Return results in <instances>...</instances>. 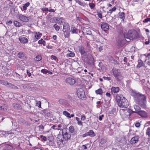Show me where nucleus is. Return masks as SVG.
Segmentation results:
<instances>
[{
  "label": "nucleus",
  "mask_w": 150,
  "mask_h": 150,
  "mask_svg": "<svg viewBox=\"0 0 150 150\" xmlns=\"http://www.w3.org/2000/svg\"><path fill=\"white\" fill-rule=\"evenodd\" d=\"M116 98L119 107L121 108H126L128 106L129 103L128 101L122 95H117Z\"/></svg>",
  "instance_id": "nucleus-1"
},
{
  "label": "nucleus",
  "mask_w": 150,
  "mask_h": 150,
  "mask_svg": "<svg viewBox=\"0 0 150 150\" xmlns=\"http://www.w3.org/2000/svg\"><path fill=\"white\" fill-rule=\"evenodd\" d=\"M146 97L145 95L138 93L134 100L139 105L143 108L145 109L146 108Z\"/></svg>",
  "instance_id": "nucleus-2"
},
{
  "label": "nucleus",
  "mask_w": 150,
  "mask_h": 150,
  "mask_svg": "<svg viewBox=\"0 0 150 150\" xmlns=\"http://www.w3.org/2000/svg\"><path fill=\"white\" fill-rule=\"evenodd\" d=\"M124 38L127 41L129 42L131 40L137 39L139 38L138 33L135 30H129L126 35H124Z\"/></svg>",
  "instance_id": "nucleus-3"
},
{
  "label": "nucleus",
  "mask_w": 150,
  "mask_h": 150,
  "mask_svg": "<svg viewBox=\"0 0 150 150\" xmlns=\"http://www.w3.org/2000/svg\"><path fill=\"white\" fill-rule=\"evenodd\" d=\"M119 112L121 117L124 120L129 118L130 115L133 113V111L129 108L120 109Z\"/></svg>",
  "instance_id": "nucleus-4"
},
{
  "label": "nucleus",
  "mask_w": 150,
  "mask_h": 150,
  "mask_svg": "<svg viewBox=\"0 0 150 150\" xmlns=\"http://www.w3.org/2000/svg\"><path fill=\"white\" fill-rule=\"evenodd\" d=\"M113 74L117 81H120L122 79L121 74L119 69H114L113 70Z\"/></svg>",
  "instance_id": "nucleus-5"
},
{
  "label": "nucleus",
  "mask_w": 150,
  "mask_h": 150,
  "mask_svg": "<svg viewBox=\"0 0 150 150\" xmlns=\"http://www.w3.org/2000/svg\"><path fill=\"white\" fill-rule=\"evenodd\" d=\"M78 97L81 99H85L86 96L84 91L82 88L79 89L77 91Z\"/></svg>",
  "instance_id": "nucleus-6"
},
{
  "label": "nucleus",
  "mask_w": 150,
  "mask_h": 150,
  "mask_svg": "<svg viewBox=\"0 0 150 150\" xmlns=\"http://www.w3.org/2000/svg\"><path fill=\"white\" fill-rule=\"evenodd\" d=\"M76 82L75 80L74 79L71 77L67 78L65 80L66 83L70 85H73Z\"/></svg>",
  "instance_id": "nucleus-7"
},
{
  "label": "nucleus",
  "mask_w": 150,
  "mask_h": 150,
  "mask_svg": "<svg viewBox=\"0 0 150 150\" xmlns=\"http://www.w3.org/2000/svg\"><path fill=\"white\" fill-rule=\"evenodd\" d=\"M64 129H62V136L64 139L65 140H68L70 139L71 137V134L69 133L64 132Z\"/></svg>",
  "instance_id": "nucleus-8"
},
{
  "label": "nucleus",
  "mask_w": 150,
  "mask_h": 150,
  "mask_svg": "<svg viewBox=\"0 0 150 150\" xmlns=\"http://www.w3.org/2000/svg\"><path fill=\"white\" fill-rule=\"evenodd\" d=\"M139 137L138 136H136L133 137L130 140V144H133L138 142L139 141Z\"/></svg>",
  "instance_id": "nucleus-9"
},
{
  "label": "nucleus",
  "mask_w": 150,
  "mask_h": 150,
  "mask_svg": "<svg viewBox=\"0 0 150 150\" xmlns=\"http://www.w3.org/2000/svg\"><path fill=\"white\" fill-rule=\"evenodd\" d=\"M18 18L20 20L23 22H28L29 21L28 17L22 14L19 15Z\"/></svg>",
  "instance_id": "nucleus-10"
},
{
  "label": "nucleus",
  "mask_w": 150,
  "mask_h": 150,
  "mask_svg": "<svg viewBox=\"0 0 150 150\" xmlns=\"http://www.w3.org/2000/svg\"><path fill=\"white\" fill-rule=\"evenodd\" d=\"M19 40L20 42L23 44L26 43H28V41L27 38L24 37L23 36L20 37Z\"/></svg>",
  "instance_id": "nucleus-11"
},
{
  "label": "nucleus",
  "mask_w": 150,
  "mask_h": 150,
  "mask_svg": "<svg viewBox=\"0 0 150 150\" xmlns=\"http://www.w3.org/2000/svg\"><path fill=\"white\" fill-rule=\"evenodd\" d=\"M101 28L104 31H106L109 29V26L108 24L103 23L101 26Z\"/></svg>",
  "instance_id": "nucleus-12"
},
{
  "label": "nucleus",
  "mask_w": 150,
  "mask_h": 150,
  "mask_svg": "<svg viewBox=\"0 0 150 150\" xmlns=\"http://www.w3.org/2000/svg\"><path fill=\"white\" fill-rule=\"evenodd\" d=\"M70 32L72 34H77L78 33L77 28L74 25H72L71 26Z\"/></svg>",
  "instance_id": "nucleus-13"
},
{
  "label": "nucleus",
  "mask_w": 150,
  "mask_h": 150,
  "mask_svg": "<svg viewBox=\"0 0 150 150\" xmlns=\"http://www.w3.org/2000/svg\"><path fill=\"white\" fill-rule=\"evenodd\" d=\"M33 33L35 34V38L36 39V41L39 39L42 35V34L39 32H34Z\"/></svg>",
  "instance_id": "nucleus-14"
},
{
  "label": "nucleus",
  "mask_w": 150,
  "mask_h": 150,
  "mask_svg": "<svg viewBox=\"0 0 150 150\" xmlns=\"http://www.w3.org/2000/svg\"><path fill=\"white\" fill-rule=\"evenodd\" d=\"M57 144L59 147H62L64 146V142L62 139L58 138L57 139Z\"/></svg>",
  "instance_id": "nucleus-15"
},
{
  "label": "nucleus",
  "mask_w": 150,
  "mask_h": 150,
  "mask_svg": "<svg viewBox=\"0 0 150 150\" xmlns=\"http://www.w3.org/2000/svg\"><path fill=\"white\" fill-rule=\"evenodd\" d=\"M63 31L64 30H69L70 29V26L68 23L64 22L63 25Z\"/></svg>",
  "instance_id": "nucleus-16"
},
{
  "label": "nucleus",
  "mask_w": 150,
  "mask_h": 150,
  "mask_svg": "<svg viewBox=\"0 0 150 150\" xmlns=\"http://www.w3.org/2000/svg\"><path fill=\"white\" fill-rule=\"evenodd\" d=\"M30 3L29 2H27L25 4H23L22 5V8H21L22 11H24L25 12L27 9V8L30 6Z\"/></svg>",
  "instance_id": "nucleus-17"
},
{
  "label": "nucleus",
  "mask_w": 150,
  "mask_h": 150,
  "mask_svg": "<svg viewBox=\"0 0 150 150\" xmlns=\"http://www.w3.org/2000/svg\"><path fill=\"white\" fill-rule=\"evenodd\" d=\"M58 102L60 104L63 105H67L68 104L67 101L66 100L63 99H60L59 100Z\"/></svg>",
  "instance_id": "nucleus-18"
},
{
  "label": "nucleus",
  "mask_w": 150,
  "mask_h": 150,
  "mask_svg": "<svg viewBox=\"0 0 150 150\" xmlns=\"http://www.w3.org/2000/svg\"><path fill=\"white\" fill-rule=\"evenodd\" d=\"M137 114L141 117H146L147 116V115L146 112L143 110H140L138 112Z\"/></svg>",
  "instance_id": "nucleus-19"
},
{
  "label": "nucleus",
  "mask_w": 150,
  "mask_h": 150,
  "mask_svg": "<svg viewBox=\"0 0 150 150\" xmlns=\"http://www.w3.org/2000/svg\"><path fill=\"white\" fill-rule=\"evenodd\" d=\"M119 91V88L118 87H112L111 89V92L112 93H117Z\"/></svg>",
  "instance_id": "nucleus-20"
},
{
  "label": "nucleus",
  "mask_w": 150,
  "mask_h": 150,
  "mask_svg": "<svg viewBox=\"0 0 150 150\" xmlns=\"http://www.w3.org/2000/svg\"><path fill=\"white\" fill-rule=\"evenodd\" d=\"M13 106L16 110H20L21 109V106L18 104L13 103Z\"/></svg>",
  "instance_id": "nucleus-21"
},
{
  "label": "nucleus",
  "mask_w": 150,
  "mask_h": 150,
  "mask_svg": "<svg viewBox=\"0 0 150 150\" xmlns=\"http://www.w3.org/2000/svg\"><path fill=\"white\" fill-rule=\"evenodd\" d=\"M7 86L12 89L15 90L18 89V88L16 86L9 83H8Z\"/></svg>",
  "instance_id": "nucleus-22"
},
{
  "label": "nucleus",
  "mask_w": 150,
  "mask_h": 150,
  "mask_svg": "<svg viewBox=\"0 0 150 150\" xmlns=\"http://www.w3.org/2000/svg\"><path fill=\"white\" fill-rule=\"evenodd\" d=\"M18 57L21 59H24L25 58V54L23 52H19L18 55Z\"/></svg>",
  "instance_id": "nucleus-23"
},
{
  "label": "nucleus",
  "mask_w": 150,
  "mask_h": 150,
  "mask_svg": "<svg viewBox=\"0 0 150 150\" xmlns=\"http://www.w3.org/2000/svg\"><path fill=\"white\" fill-rule=\"evenodd\" d=\"M134 108L135 110L134 111H133V112L138 113V112H139L141 109L140 107L138 105H134Z\"/></svg>",
  "instance_id": "nucleus-24"
},
{
  "label": "nucleus",
  "mask_w": 150,
  "mask_h": 150,
  "mask_svg": "<svg viewBox=\"0 0 150 150\" xmlns=\"http://www.w3.org/2000/svg\"><path fill=\"white\" fill-rule=\"evenodd\" d=\"M88 136L91 137H94L96 135L95 133L92 130H91L89 132H87Z\"/></svg>",
  "instance_id": "nucleus-25"
},
{
  "label": "nucleus",
  "mask_w": 150,
  "mask_h": 150,
  "mask_svg": "<svg viewBox=\"0 0 150 150\" xmlns=\"http://www.w3.org/2000/svg\"><path fill=\"white\" fill-rule=\"evenodd\" d=\"M47 143L48 145H49L52 147L55 148L56 147V146L55 144V143L53 141H49Z\"/></svg>",
  "instance_id": "nucleus-26"
},
{
  "label": "nucleus",
  "mask_w": 150,
  "mask_h": 150,
  "mask_svg": "<svg viewBox=\"0 0 150 150\" xmlns=\"http://www.w3.org/2000/svg\"><path fill=\"white\" fill-rule=\"evenodd\" d=\"M125 14L124 12H121L119 13V17L124 21L125 18Z\"/></svg>",
  "instance_id": "nucleus-27"
},
{
  "label": "nucleus",
  "mask_w": 150,
  "mask_h": 150,
  "mask_svg": "<svg viewBox=\"0 0 150 150\" xmlns=\"http://www.w3.org/2000/svg\"><path fill=\"white\" fill-rule=\"evenodd\" d=\"M138 64L137 66V68H140L142 67L143 64V62L141 59H139L138 60Z\"/></svg>",
  "instance_id": "nucleus-28"
},
{
  "label": "nucleus",
  "mask_w": 150,
  "mask_h": 150,
  "mask_svg": "<svg viewBox=\"0 0 150 150\" xmlns=\"http://www.w3.org/2000/svg\"><path fill=\"white\" fill-rule=\"evenodd\" d=\"M130 93L131 95L134 97V99L136 98V96H137L138 93H136L135 91H134L132 90H130Z\"/></svg>",
  "instance_id": "nucleus-29"
},
{
  "label": "nucleus",
  "mask_w": 150,
  "mask_h": 150,
  "mask_svg": "<svg viewBox=\"0 0 150 150\" xmlns=\"http://www.w3.org/2000/svg\"><path fill=\"white\" fill-rule=\"evenodd\" d=\"M75 1L76 3L81 6L84 7L86 5V4L85 3L82 2L79 0H75Z\"/></svg>",
  "instance_id": "nucleus-30"
},
{
  "label": "nucleus",
  "mask_w": 150,
  "mask_h": 150,
  "mask_svg": "<svg viewBox=\"0 0 150 150\" xmlns=\"http://www.w3.org/2000/svg\"><path fill=\"white\" fill-rule=\"evenodd\" d=\"M42 58L41 55H38L36 56L34 58V60L37 62H39L42 59Z\"/></svg>",
  "instance_id": "nucleus-31"
},
{
  "label": "nucleus",
  "mask_w": 150,
  "mask_h": 150,
  "mask_svg": "<svg viewBox=\"0 0 150 150\" xmlns=\"http://www.w3.org/2000/svg\"><path fill=\"white\" fill-rule=\"evenodd\" d=\"M7 108L8 106L6 104L0 106V110H7Z\"/></svg>",
  "instance_id": "nucleus-32"
},
{
  "label": "nucleus",
  "mask_w": 150,
  "mask_h": 150,
  "mask_svg": "<svg viewBox=\"0 0 150 150\" xmlns=\"http://www.w3.org/2000/svg\"><path fill=\"white\" fill-rule=\"evenodd\" d=\"M117 41L120 46H122L124 43H123V40L119 38L117 40Z\"/></svg>",
  "instance_id": "nucleus-33"
},
{
  "label": "nucleus",
  "mask_w": 150,
  "mask_h": 150,
  "mask_svg": "<svg viewBox=\"0 0 150 150\" xmlns=\"http://www.w3.org/2000/svg\"><path fill=\"white\" fill-rule=\"evenodd\" d=\"M14 25L16 27H20L22 25V24L20 22L17 21H15L13 22Z\"/></svg>",
  "instance_id": "nucleus-34"
},
{
  "label": "nucleus",
  "mask_w": 150,
  "mask_h": 150,
  "mask_svg": "<svg viewBox=\"0 0 150 150\" xmlns=\"http://www.w3.org/2000/svg\"><path fill=\"white\" fill-rule=\"evenodd\" d=\"M88 30V29L86 28H84L83 30V33H86V34L88 35H90L91 34V31H90V30Z\"/></svg>",
  "instance_id": "nucleus-35"
},
{
  "label": "nucleus",
  "mask_w": 150,
  "mask_h": 150,
  "mask_svg": "<svg viewBox=\"0 0 150 150\" xmlns=\"http://www.w3.org/2000/svg\"><path fill=\"white\" fill-rule=\"evenodd\" d=\"M12 148L11 146L9 145H6L4 148V150H11Z\"/></svg>",
  "instance_id": "nucleus-36"
},
{
  "label": "nucleus",
  "mask_w": 150,
  "mask_h": 150,
  "mask_svg": "<svg viewBox=\"0 0 150 150\" xmlns=\"http://www.w3.org/2000/svg\"><path fill=\"white\" fill-rule=\"evenodd\" d=\"M65 38H68L69 35V30H64L63 31Z\"/></svg>",
  "instance_id": "nucleus-37"
},
{
  "label": "nucleus",
  "mask_w": 150,
  "mask_h": 150,
  "mask_svg": "<svg viewBox=\"0 0 150 150\" xmlns=\"http://www.w3.org/2000/svg\"><path fill=\"white\" fill-rule=\"evenodd\" d=\"M95 92L97 94L102 95L103 93L102 89L101 88L96 90Z\"/></svg>",
  "instance_id": "nucleus-38"
},
{
  "label": "nucleus",
  "mask_w": 150,
  "mask_h": 150,
  "mask_svg": "<svg viewBox=\"0 0 150 150\" xmlns=\"http://www.w3.org/2000/svg\"><path fill=\"white\" fill-rule=\"evenodd\" d=\"M63 114L68 118L70 117V114L66 111H64L63 112Z\"/></svg>",
  "instance_id": "nucleus-39"
},
{
  "label": "nucleus",
  "mask_w": 150,
  "mask_h": 150,
  "mask_svg": "<svg viewBox=\"0 0 150 150\" xmlns=\"http://www.w3.org/2000/svg\"><path fill=\"white\" fill-rule=\"evenodd\" d=\"M89 5L90 8L91 9H93L95 6V4L93 3H91L89 4Z\"/></svg>",
  "instance_id": "nucleus-40"
},
{
  "label": "nucleus",
  "mask_w": 150,
  "mask_h": 150,
  "mask_svg": "<svg viewBox=\"0 0 150 150\" xmlns=\"http://www.w3.org/2000/svg\"><path fill=\"white\" fill-rule=\"evenodd\" d=\"M74 127L73 126H71L69 128V132L71 133H73L74 132Z\"/></svg>",
  "instance_id": "nucleus-41"
},
{
  "label": "nucleus",
  "mask_w": 150,
  "mask_h": 150,
  "mask_svg": "<svg viewBox=\"0 0 150 150\" xmlns=\"http://www.w3.org/2000/svg\"><path fill=\"white\" fill-rule=\"evenodd\" d=\"M146 134L150 138V127H148L146 131Z\"/></svg>",
  "instance_id": "nucleus-42"
},
{
  "label": "nucleus",
  "mask_w": 150,
  "mask_h": 150,
  "mask_svg": "<svg viewBox=\"0 0 150 150\" xmlns=\"http://www.w3.org/2000/svg\"><path fill=\"white\" fill-rule=\"evenodd\" d=\"M79 51L81 54H84L85 53L84 49L83 47H81L79 49Z\"/></svg>",
  "instance_id": "nucleus-43"
},
{
  "label": "nucleus",
  "mask_w": 150,
  "mask_h": 150,
  "mask_svg": "<svg viewBox=\"0 0 150 150\" xmlns=\"http://www.w3.org/2000/svg\"><path fill=\"white\" fill-rule=\"evenodd\" d=\"M116 8L115 7H114L112 8L109 10V12L108 11L107 13H109L110 14H111L113 11H115Z\"/></svg>",
  "instance_id": "nucleus-44"
},
{
  "label": "nucleus",
  "mask_w": 150,
  "mask_h": 150,
  "mask_svg": "<svg viewBox=\"0 0 150 150\" xmlns=\"http://www.w3.org/2000/svg\"><path fill=\"white\" fill-rule=\"evenodd\" d=\"M36 106H38L39 108H41V102L40 101H36Z\"/></svg>",
  "instance_id": "nucleus-45"
},
{
  "label": "nucleus",
  "mask_w": 150,
  "mask_h": 150,
  "mask_svg": "<svg viewBox=\"0 0 150 150\" xmlns=\"http://www.w3.org/2000/svg\"><path fill=\"white\" fill-rule=\"evenodd\" d=\"M51 128H52L54 130H59L60 129L56 125H54L52 126L51 127Z\"/></svg>",
  "instance_id": "nucleus-46"
},
{
  "label": "nucleus",
  "mask_w": 150,
  "mask_h": 150,
  "mask_svg": "<svg viewBox=\"0 0 150 150\" xmlns=\"http://www.w3.org/2000/svg\"><path fill=\"white\" fill-rule=\"evenodd\" d=\"M8 83L6 81L2 80L1 81V84L7 86Z\"/></svg>",
  "instance_id": "nucleus-47"
},
{
  "label": "nucleus",
  "mask_w": 150,
  "mask_h": 150,
  "mask_svg": "<svg viewBox=\"0 0 150 150\" xmlns=\"http://www.w3.org/2000/svg\"><path fill=\"white\" fill-rule=\"evenodd\" d=\"M53 27L54 28L56 31H59V30L60 27L59 26L57 25V24H55L54 25Z\"/></svg>",
  "instance_id": "nucleus-48"
},
{
  "label": "nucleus",
  "mask_w": 150,
  "mask_h": 150,
  "mask_svg": "<svg viewBox=\"0 0 150 150\" xmlns=\"http://www.w3.org/2000/svg\"><path fill=\"white\" fill-rule=\"evenodd\" d=\"M107 139L106 138H103V139H102L100 141V143L101 144H103L105 143L106 142H107Z\"/></svg>",
  "instance_id": "nucleus-49"
},
{
  "label": "nucleus",
  "mask_w": 150,
  "mask_h": 150,
  "mask_svg": "<svg viewBox=\"0 0 150 150\" xmlns=\"http://www.w3.org/2000/svg\"><path fill=\"white\" fill-rule=\"evenodd\" d=\"M68 56L70 57H74L75 56V54L74 53L71 52L67 54Z\"/></svg>",
  "instance_id": "nucleus-50"
},
{
  "label": "nucleus",
  "mask_w": 150,
  "mask_h": 150,
  "mask_svg": "<svg viewBox=\"0 0 150 150\" xmlns=\"http://www.w3.org/2000/svg\"><path fill=\"white\" fill-rule=\"evenodd\" d=\"M40 137L44 141H47V138L46 137L41 135L40 136Z\"/></svg>",
  "instance_id": "nucleus-51"
},
{
  "label": "nucleus",
  "mask_w": 150,
  "mask_h": 150,
  "mask_svg": "<svg viewBox=\"0 0 150 150\" xmlns=\"http://www.w3.org/2000/svg\"><path fill=\"white\" fill-rule=\"evenodd\" d=\"M41 10L44 12L45 11H48L49 9L45 7V8H42L41 9Z\"/></svg>",
  "instance_id": "nucleus-52"
},
{
  "label": "nucleus",
  "mask_w": 150,
  "mask_h": 150,
  "mask_svg": "<svg viewBox=\"0 0 150 150\" xmlns=\"http://www.w3.org/2000/svg\"><path fill=\"white\" fill-rule=\"evenodd\" d=\"M141 124L139 122H136L135 124V127H139L140 126Z\"/></svg>",
  "instance_id": "nucleus-53"
},
{
  "label": "nucleus",
  "mask_w": 150,
  "mask_h": 150,
  "mask_svg": "<svg viewBox=\"0 0 150 150\" xmlns=\"http://www.w3.org/2000/svg\"><path fill=\"white\" fill-rule=\"evenodd\" d=\"M14 75L17 78H19L20 79L21 77V76H20V75L16 72L15 73Z\"/></svg>",
  "instance_id": "nucleus-54"
},
{
  "label": "nucleus",
  "mask_w": 150,
  "mask_h": 150,
  "mask_svg": "<svg viewBox=\"0 0 150 150\" xmlns=\"http://www.w3.org/2000/svg\"><path fill=\"white\" fill-rule=\"evenodd\" d=\"M103 78L105 80H107L108 81H110L111 79V78L110 77H105L104 76H103Z\"/></svg>",
  "instance_id": "nucleus-55"
},
{
  "label": "nucleus",
  "mask_w": 150,
  "mask_h": 150,
  "mask_svg": "<svg viewBox=\"0 0 150 150\" xmlns=\"http://www.w3.org/2000/svg\"><path fill=\"white\" fill-rule=\"evenodd\" d=\"M41 71L42 73H43L44 74H46L48 72V71H45V69H42L41 70Z\"/></svg>",
  "instance_id": "nucleus-56"
},
{
  "label": "nucleus",
  "mask_w": 150,
  "mask_h": 150,
  "mask_svg": "<svg viewBox=\"0 0 150 150\" xmlns=\"http://www.w3.org/2000/svg\"><path fill=\"white\" fill-rule=\"evenodd\" d=\"M149 21H150V18H147L145 19L143 22L144 23H147Z\"/></svg>",
  "instance_id": "nucleus-57"
},
{
  "label": "nucleus",
  "mask_w": 150,
  "mask_h": 150,
  "mask_svg": "<svg viewBox=\"0 0 150 150\" xmlns=\"http://www.w3.org/2000/svg\"><path fill=\"white\" fill-rule=\"evenodd\" d=\"M86 117L84 115H83L81 116V120H82L84 121L86 119Z\"/></svg>",
  "instance_id": "nucleus-58"
},
{
  "label": "nucleus",
  "mask_w": 150,
  "mask_h": 150,
  "mask_svg": "<svg viewBox=\"0 0 150 150\" xmlns=\"http://www.w3.org/2000/svg\"><path fill=\"white\" fill-rule=\"evenodd\" d=\"M77 124L79 125L83 126V123L80 120L77 122Z\"/></svg>",
  "instance_id": "nucleus-59"
},
{
  "label": "nucleus",
  "mask_w": 150,
  "mask_h": 150,
  "mask_svg": "<svg viewBox=\"0 0 150 150\" xmlns=\"http://www.w3.org/2000/svg\"><path fill=\"white\" fill-rule=\"evenodd\" d=\"M97 15L99 18H102V16L101 13H98Z\"/></svg>",
  "instance_id": "nucleus-60"
},
{
  "label": "nucleus",
  "mask_w": 150,
  "mask_h": 150,
  "mask_svg": "<svg viewBox=\"0 0 150 150\" xmlns=\"http://www.w3.org/2000/svg\"><path fill=\"white\" fill-rule=\"evenodd\" d=\"M51 58L52 59H53L55 60H56L57 59V57L55 56H54L53 55L51 56Z\"/></svg>",
  "instance_id": "nucleus-61"
},
{
  "label": "nucleus",
  "mask_w": 150,
  "mask_h": 150,
  "mask_svg": "<svg viewBox=\"0 0 150 150\" xmlns=\"http://www.w3.org/2000/svg\"><path fill=\"white\" fill-rule=\"evenodd\" d=\"M104 115H101L99 117V120L100 121H101L102 120L103 118L104 117Z\"/></svg>",
  "instance_id": "nucleus-62"
},
{
  "label": "nucleus",
  "mask_w": 150,
  "mask_h": 150,
  "mask_svg": "<svg viewBox=\"0 0 150 150\" xmlns=\"http://www.w3.org/2000/svg\"><path fill=\"white\" fill-rule=\"evenodd\" d=\"M43 40V39H41L40 40H39L38 41V43L39 44H41L42 43V41Z\"/></svg>",
  "instance_id": "nucleus-63"
},
{
  "label": "nucleus",
  "mask_w": 150,
  "mask_h": 150,
  "mask_svg": "<svg viewBox=\"0 0 150 150\" xmlns=\"http://www.w3.org/2000/svg\"><path fill=\"white\" fill-rule=\"evenodd\" d=\"M48 11L50 12H55V10L52 9H50Z\"/></svg>",
  "instance_id": "nucleus-64"
}]
</instances>
